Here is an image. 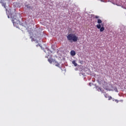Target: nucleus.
<instances>
[{"label":"nucleus","mask_w":126,"mask_h":126,"mask_svg":"<svg viewBox=\"0 0 126 126\" xmlns=\"http://www.w3.org/2000/svg\"><path fill=\"white\" fill-rule=\"evenodd\" d=\"M66 37L68 41L70 43H72V42H77V40H78V37L73 33H69Z\"/></svg>","instance_id":"obj_1"},{"label":"nucleus","mask_w":126,"mask_h":126,"mask_svg":"<svg viewBox=\"0 0 126 126\" xmlns=\"http://www.w3.org/2000/svg\"><path fill=\"white\" fill-rule=\"evenodd\" d=\"M98 25H96V28L97 29H100V32H103L105 30V28H104V24H102V20L101 19H97Z\"/></svg>","instance_id":"obj_2"},{"label":"nucleus","mask_w":126,"mask_h":126,"mask_svg":"<svg viewBox=\"0 0 126 126\" xmlns=\"http://www.w3.org/2000/svg\"><path fill=\"white\" fill-rule=\"evenodd\" d=\"M12 22L13 24H16V23H19V21L16 19V17L14 16V17L12 18Z\"/></svg>","instance_id":"obj_3"},{"label":"nucleus","mask_w":126,"mask_h":126,"mask_svg":"<svg viewBox=\"0 0 126 126\" xmlns=\"http://www.w3.org/2000/svg\"><path fill=\"white\" fill-rule=\"evenodd\" d=\"M3 1H4V0H0V3H1L2 6H4V8H6V3H4Z\"/></svg>","instance_id":"obj_4"},{"label":"nucleus","mask_w":126,"mask_h":126,"mask_svg":"<svg viewBox=\"0 0 126 126\" xmlns=\"http://www.w3.org/2000/svg\"><path fill=\"white\" fill-rule=\"evenodd\" d=\"M70 55H71V56H72L73 57V56H75V55H76V53H75L74 50H71L70 51Z\"/></svg>","instance_id":"obj_5"},{"label":"nucleus","mask_w":126,"mask_h":126,"mask_svg":"<svg viewBox=\"0 0 126 126\" xmlns=\"http://www.w3.org/2000/svg\"><path fill=\"white\" fill-rule=\"evenodd\" d=\"M72 63L74 64V66H77V63H76L75 60L72 62Z\"/></svg>","instance_id":"obj_6"},{"label":"nucleus","mask_w":126,"mask_h":126,"mask_svg":"<svg viewBox=\"0 0 126 126\" xmlns=\"http://www.w3.org/2000/svg\"><path fill=\"white\" fill-rule=\"evenodd\" d=\"M48 61L50 63H53V59H49L48 60Z\"/></svg>","instance_id":"obj_7"},{"label":"nucleus","mask_w":126,"mask_h":126,"mask_svg":"<svg viewBox=\"0 0 126 126\" xmlns=\"http://www.w3.org/2000/svg\"><path fill=\"white\" fill-rule=\"evenodd\" d=\"M55 63H56L55 65L56 66H60V63H59L55 62Z\"/></svg>","instance_id":"obj_8"},{"label":"nucleus","mask_w":126,"mask_h":126,"mask_svg":"<svg viewBox=\"0 0 126 126\" xmlns=\"http://www.w3.org/2000/svg\"><path fill=\"white\" fill-rule=\"evenodd\" d=\"M99 16H95V17H94V18H96V19H99Z\"/></svg>","instance_id":"obj_9"},{"label":"nucleus","mask_w":126,"mask_h":126,"mask_svg":"<svg viewBox=\"0 0 126 126\" xmlns=\"http://www.w3.org/2000/svg\"><path fill=\"white\" fill-rule=\"evenodd\" d=\"M108 98H108V100H112V96H109Z\"/></svg>","instance_id":"obj_10"},{"label":"nucleus","mask_w":126,"mask_h":126,"mask_svg":"<svg viewBox=\"0 0 126 126\" xmlns=\"http://www.w3.org/2000/svg\"><path fill=\"white\" fill-rule=\"evenodd\" d=\"M115 102H116L117 103H119V100H117V99H115Z\"/></svg>","instance_id":"obj_11"},{"label":"nucleus","mask_w":126,"mask_h":126,"mask_svg":"<svg viewBox=\"0 0 126 126\" xmlns=\"http://www.w3.org/2000/svg\"><path fill=\"white\" fill-rule=\"evenodd\" d=\"M8 18H9V16H8Z\"/></svg>","instance_id":"obj_12"},{"label":"nucleus","mask_w":126,"mask_h":126,"mask_svg":"<svg viewBox=\"0 0 126 126\" xmlns=\"http://www.w3.org/2000/svg\"><path fill=\"white\" fill-rule=\"evenodd\" d=\"M105 97L107 98V97L105 96Z\"/></svg>","instance_id":"obj_13"}]
</instances>
